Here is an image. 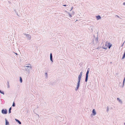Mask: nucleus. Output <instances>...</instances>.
<instances>
[{"label":"nucleus","mask_w":125,"mask_h":125,"mask_svg":"<svg viewBox=\"0 0 125 125\" xmlns=\"http://www.w3.org/2000/svg\"><path fill=\"white\" fill-rule=\"evenodd\" d=\"M124 125H125V122L124 123Z\"/></svg>","instance_id":"nucleus-36"},{"label":"nucleus","mask_w":125,"mask_h":125,"mask_svg":"<svg viewBox=\"0 0 125 125\" xmlns=\"http://www.w3.org/2000/svg\"><path fill=\"white\" fill-rule=\"evenodd\" d=\"M123 4L124 5H125V2H124L123 3Z\"/></svg>","instance_id":"nucleus-31"},{"label":"nucleus","mask_w":125,"mask_h":125,"mask_svg":"<svg viewBox=\"0 0 125 125\" xmlns=\"http://www.w3.org/2000/svg\"><path fill=\"white\" fill-rule=\"evenodd\" d=\"M25 67V68L27 67V68H31V70H32V67L31 66H26Z\"/></svg>","instance_id":"nucleus-17"},{"label":"nucleus","mask_w":125,"mask_h":125,"mask_svg":"<svg viewBox=\"0 0 125 125\" xmlns=\"http://www.w3.org/2000/svg\"><path fill=\"white\" fill-rule=\"evenodd\" d=\"M98 35H97V38H96L95 39V40L96 41V42L97 43L98 41V38L97 37H98Z\"/></svg>","instance_id":"nucleus-13"},{"label":"nucleus","mask_w":125,"mask_h":125,"mask_svg":"<svg viewBox=\"0 0 125 125\" xmlns=\"http://www.w3.org/2000/svg\"><path fill=\"white\" fill-rule=\"evenodd\" d=\"M26 37L27 38L28 40H30L31 39V37L30 34H27L26 35Z\"/></svg>","instance_id":"nucleus-7"},{"label":"nucleus","mask_w":125,"mask_h":125,"mask_svg":"<svg viewBox=\"0 0 125 125\" xmlns=\"http://www.w3.org/2000/svg\"><path fill=\"white\" fill-rule=\"evenodd\" d=\"M68 14L69 15V16L70 17H72V15L71 14H70V12H68Z\"/></svg>","instance_id":"nucleus-19"},{"label":"nucleus","mask_w":125,"mask_h":125,"mask_svg":"<svg viewBox=\"0 0 125 125\" xmlns=\"http://www.w3.org/2000/svg\"><path fill=\"white\" fill-rule=\"evenodd\" d=\"M74 12L73 11L72 13L71 14L72 15H74Z\"/></svg>","instance_id":"nucleus-25"},{"label":"nucleus","mask_w":125,"mask_h":125,"mask_svg":"<svg viewBox=\"0 0 125 125\" xmlns=\"http://www.w3.org/2000/svg\"><path fill=\"white\" fill-rule=\"evenodd\" d=\"M125 81V77L123 79V82L122 87H123L124 85Z\"/></svg>","instance_id":"nucleus-12"},{"label":"nucleus","mask_w":125,"mask_h":125,"mask_svg":"<svg viewBox=\"0 0 125 125\" xmlns=\"http://www.w3.org/2000/svg\"><path fill=\"white\" fill-rule=\"evenodd\" d=\"M23 34L24 35H26H26L27 34H26V33H23Z\"/></svg>","instance_id":"nucleus-30"},{"label":"nucleus","mask_w":125,"mask_h":125,"mask_svg":"<svg viewBox=\"0 0 125 125\" xmlns=\"http://www.w3.org/2000/svg\"><path fill=\"white\" fill-rule=\"evenodd\" d=\"M15 120L17 122H18V123L20 125V124H21V122L19 120H18L17 119H15Z\"/></svg>","instance_id":"nucleus-10"},{"label":"nucleus","mask_w":125,"mask_h":125,"mask_svg":"<svg viewBox=\"0 0 125 125\" xmlns=\"http://www.w3.org/2000/svg\"><path fill=\"white\" fill-rule=\"evenodd\" d=\"M73 7H72L71 9V10H70V11H71V10H72L73 9Z\"/></svg>","instance_id":"nucleus-29"},{"label":"nucleus","mask_w":125,"mask_h":125,"mask_svg":"<svg viewBox=\"0 0 125 125\" xmlns=\"http://www.w3.org/2000/svg\"><path fill=\"white\" fill-rule=\"evenodd\" d=\"M103 46H104V45L103 46H102V47L103 49H104L105 50H107V47H103Z\"/></svg>","instance_id":"nucleus-22"},{"label":"nucleus","mask_w":125,"mask_h":125,"mask_svg":"<svg viewBox=\"0 0 125 125\" xmlns=\"http://www.w3.org/2000/svg\"><path fill=\"white\" fill-rule=\"evenodd\" d=\"M82 74V72H81L78 77V82L77 83V86L76 88H75V90L77 91L79 88L80 86V83Z\"/></svg>","instance_id":"nucleus-1"},{"label":"nucleus","mask_w":125,"mask_h":125,"mask_svg":"<svg viewBox=\"0 0 125 125\" xmlns=\"http://www.w3.org/2000/svg\"><path fill=\"white\" fill-rule=\"evenodd\" d=\"M93 41H94V40H93Z\"/></svg>","instance_id":"nucleus-39"},{"label":"nucleus","mask_w":125,"mask_h":125,"mask_svg":"<svg viewBox=\"0 0 125 125\" xmlns=\"http://www.w3.org/2000/svg\"><path fill=\"white\" fill-rule=\"evenodd\" d=\"M31 70V68H28L26 67L24 69H23V70L27 71L28 72V74H29L30 73V70Z\"/></svg>","instance_id":"nucleus-3"},{"label":"nucleus","mask_w":125,"mask_h":125,"mask_svg":"<svg viewBox=\"0 0 125 125\" xmlns=\"http://www.w3.org/2000/svg\"><path fill=\"white\" fill-rule=\"evenodd\" d=\"M15 103L14 102H13V104H12V106L13 107H15Z\"/></svg>","instance_id":"nucleus-21"},{"label":"nucleus","mask_w":125,"mask_h":125,"mask_svg":"<svg viewBox=\"0 0 125 125\" xmlns=\"http://www.w3.org/2000/svg\"><path fill=\"white\" fill-rule=\"evenodd\" d=\"M15 53L17 55H18V53Z\"/></svg>","instance_id":"nucleus-32"},{"label":"nucleus","mask_w":125,"mask_h":125,"mask_svg":"<svg viewBox=\"0 0 125 125\" xmlns=\"http://www.w3.org/2000/svg\"><path fill=\"white\" fill-rule=\"evenodd\" d=\"M107 42H106L105 45L106 46H107V47L109 49H110L111 48V47L112 46V44L110 42H109L108 43L107 45L106 43H107Z\"/></svg>","instance_id":"nucleus-4"},{"label":"nucleus","mask_w":125,"mask_h":125,"mask_svg":"<svg viewBox=\"0 0 125 125\" xmlns=\"http://www.w3.org/2000/svg\"><path fill=\"white\" fill-rule=\"evenodd\" d=\"M125 57V54H124L123 55V56L121 59L122 60V59H124Z\"/></svg>","instance_id":"nucleus-20"},{"label":"nucleus","mask_w":125,"mask_h":125,"mask_svg":"<svg viewBox=\"0 0 125 125\" xmlns=\"http://www.w3.org/2000/svg\"><path fill=\"white\" fill-rule=\"evenodd\" d=\"M45 75L46 76V77L47 78V75H48L47 73H45Z\"/></svg>","instance_id":"nucleus-24"},{"label":"nucleus","mask_w":125,"mask_h":125,"mask_svg":"<svg viewBox=\"0 0 125 125\" xmlns=\"http://www.w3.org/2000/svg\"><path fill=\"white\" fill-rule=\"evenodd\" d=\"M112 63V62H110V63Z\"/></svg>","instance_id":"nucleus-38"},{"label":"nucleus","mask_w":125,"mask_h":125,"mask_svg":"<svg viewBox=\"0 0 125 125\" xmlns=\"http://www.w3.org/2000/svg\"><path fill=\"white\" fill-rule=\"evenodd\" d=\"M96 114V112L94 109L92 111V114L91 115V116L92 117V115L93 116H95Z\"/></svg>","instance_id":"nucleus-5"},{"label":"nucleus","mask_w":125,"mask_h":125,"mask_svg":"<svg viewBox=\"0 0 125 125\" xmlns=\"http://www.w3.org/2000/svg\"><path fill=\"white\" fill-rule=\"evenodd\" d=\"M20 81L21 83H22V78L21 77H20Z\"/></svg>","instance_id":"nucleus-14"},{"label":"nucleus","mask_w":125,"mask_h":125,"mask_svg":"<svg viewBox=\"0 0 125 125\" xmlns=\"http://www.w3.org/2000/svg\"><path fill=\"white\" fill-rule=\"evenodd\" d=\"M1 113L3 114H7V110L6 109H3L1 110Z\"/></svg>","instance_id":"nucleus-6"},{"label":"nucleus","mask_w":125,"mask_h":125,"mask_svg":"<svg viewBox=\"0 0 125 125\" xmlns=\"http://www.w3.org/2000/svg\"><path fill=\"white\" fill-rule=\"evenodd\" d=\"M109 109V108L107 106V109H106V111L107 112H108V111Z\"/></svg>","instance_id":"nucleus-23"},{"label":"nucleus","mask_w":125,"mask_h":125,"mask_svg":"<svg viewBox=\"0 0 125 125\" xmlns=\"http://www.w3.org/2000/svg\"><path fill=\"white\" fill-rule=\"evenodd\" d=\"M63 6H65V7H66V6H67V5L66 4H64V5H63Z\"/></svg>","instance_id":"nucleus-28"},{"label":"nucleus","mask_w":125,"mask_h":125,"mask_svg":"<svg viewBox=\"0 0 125 125\" xmlns=\"http://www.w3.org/2000/svg\"><path fill=\"white\" fill-rule=\"evenodd\" d=\"M124 54H125V52H124Z\"/></svg>","instance_id":"nucleus-33"},{"label":"nucleus","mask_w":125,"mask_h":125,"mask_svg":"<svg viewBox=\"0 0 125 125\" xmlns=\"http://www.w3.org/2000/svg\"><path fill=\"white\" fill-rule=\"evenodd\" d=\"M94 38H95V36H94Z\"/></svg>","instance_id":"nucleus-35"},{"label":"nucleus","mask_w":125,"mask_h":125,"mask_svg":"<svg viewBox=\"0 0 125 125\" xmlns=\"http://www.w3.org/2000/svg\"><path fill=\"white\" fill-rule=\"evenodd\" d=\"M116 16H117L118 17H119V16L118 15H116Z\"/></svg>","instance_id":"nucleus-34"},{"label":"nucleus","mask_w":125,"mask_h":125,"mask_svg":"<svg viewBox=\"0 0 125 125\" xmlns=\"http://www.w3.org/2000/svg\"><path fill=\"white\" fill-rule=\"evenodd\" d=\"M101 48V47H98L96 49H99Z\"/></svg>","instance_id":"nucleus-27"},{"label":"nucleus","mask_w":125,"mask_h":125,"mask_svg":"<svg viewBox=\"0 0 125 125\" xmlns=\"http://www.w3.org/2000/svg\"><path fill=\"white\" fill-rule=\"evenodd\" d=\"M90 70V69L89 68H88L87 69V71L86 73L85 81V82H87L88 81V74L89 73Z\"/></svg>","instance_id":"nucleus-2"},{"label":"nucleus","mask_w":125,"mask_h":125,"mask_svg":"<svg viewBox=\"0 0 125 125\" xmlns=\"http://www.w3.org/2000/svg\"><path fill=\"white\" fill-rule=\"evenodd\" d=\"M0 93L1 94L4 95V91H2L0 90Z\"/></svg>","instance_id":"nucleus-16"},{"label":"nucleus","mask_w":125,"mask_h":125,"mask_svg":"<svg viewBox=\"0 0 125 125\" xmlns=\"http://www.w3.org/2000/svg\"><path fill=\"white\" fill-rule=\"evenodd\" d=\"M17 14V15H18V16H19V15H18V13Z\"/></svg>","instance_id":"nucleus-37"},{"label":"nucleus","mask_w":125,"mask_h":125,"mask_svg":"<svg viewBox=\"0 0 125 125\" xmlns=\"http://www.w3.org/2000/svg\"><path fill=\"white\" fill-rule=\"evenodd\" d=\"M8 88H9L10 87V86L9 85V82L8 81H7Z\"/></svg>","instance_id":"nucleus-18"},{"label":"nucleus","mask_w":125,"mask_h":125,"mask_svg":"<svg viewBox=\"0 0 125 125\" xmlns=\"http://www.w3.org/2000/svg\"><path fill=\"white\" fill-rule=\"evenodd\" d=\"M117 100L119 101V102L121 103H122V102L121 99H120L119 98H117Z\"/></svg>","instance_id":"nucleus-11"},{"label":"nucleus","mask_w":125,"mask_h":125,"mask_svg":"<svg viewBox=\"0 0 125 125\" xmlns=\"http://www.w3.org/2000/svg\"><path fill=\"white\" fill-rule=\"evenodd\" d=\"M96 17L97 20H99L100 19H101V17L99 15L96 16Z\"/></svg>","instance_id":"nucleus-9"},{"label":"nucleus","mask_w":125,"mask_h":125,"mask_svg":"<svg viewBox=\"0 0 125 125\" xmlns=\"http://www.w3.org/2000/svg\"><path fill=\"white\" fill-rule=\"evenodd\" d=\"M11 107H10L9 109V113L10 114L11 113Z\"/></svg>","instance_id":"nucleus-15"},{"label":"nucleus","mask_w":125,"mask_h":125,"mask_svg":"<svg viewBox=\"0 0 125 125\" xmlns=\"http://www.w3.org/2000/svg\"><path fill=\"white\" fill-rule=\"evenodd\" d=\"M125 42V41L124 42L123 44L121 46V47L123 46V45L124 44V43Z\"/></svg>","instance_id":"nucleus-26"},{"label":"nucleus","mask_w":125,"mask_h":125,"mask_svg":"<svg viewBox=\"0 0 125 125\" xmlns=\"http://www.w3.org/2000/svg\"><path fill=\"white\" fill-rule=\"evenodd\" d=\"M50 59L51 61L52 62V63L53 62V60L52 58V53H50Z\"/></svg>","instance_id":"nucleus-8"}]
</instances>
